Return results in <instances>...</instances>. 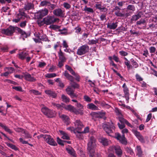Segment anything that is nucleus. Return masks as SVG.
I'll return each mask as SVG.
<instances>
[{"label": "nucleus", "mask_w": 157, "mask_h": 157, "mask_svg": "<svg viewBox=\"0 0 157 157\" xmlns=\"http://www.w3.org/2000/svg\"><path fill=\"white\" fill-rule=\"evenodd\" d=\"M84 98L85 100L87 102H90L91 101V98L87 95L84 96Z\"/></svg>", "instance_id": "53"}, {"label": "nucleus", "mask_w": 157, "mask_h": 157, "mask_svg": "<svg viewBox=\"0 0 157 157\" xmlns=\"http://www.w3.org/2000/svg\"><path fill=\"white\" fill-rule=\"evenodd\" d=\"M87 108L89 109L93 110L98 109V107L92 103L88 104L87 105Z\"/></svg>", "instance_id": "19"}, {"label": "nucleus", "mask_w": 157, "mask_h": 157, "mask_svg": "<svg viewBox=\"0 0 157 157\" xmlns=\"http://www.w3.org/2000/svg\"><path fill=\"white\" fill-rule=\"evenodd\" d=\"M59 135L61 136V138L63 139L68 140L70 137L69 135L64 131L59 130Z\"/></svg>", "instance_id": "13"}, {"label": "nucleus", "mask_w": 157, "mask_h": 157, "mask_svg": "<svg viewBox=\"0 0 157 157\" xmlns=\"http://www.w3.org/2000/svg\"><path fill=\"white\" fill-rule=\"evenodd\" d=\"M115 112L116 114L119 116H121L122 114L121 111L117 108H115Z\"/></svg>", "instance_id": "54"}, {"label": "nucleus", "mask_w": 157, "mask_h": 157, "mask_svg": "<svg viewBox=\"0 0 157 157\" xmlns=\"http://www.w3.org/2000/svg\"><path fill=\"white\" fill-rule=\"evenodd\" d=\"M124 63L126 65L128 70H129L131 68V66L130 65L129 61L128 60H127V61L124 62Z\"/></svg>", "instance_id": "58"}, {"label": "nucleus", "mask_w": 157, "mask_h": 157, "mask_svg": "<svg viewBox=\"0 0 157 157\" xmlns=\"http://www.w3.org/2000/svg\"><path fill=\"white\" fill-rule=\"evenodd\" d=\"M89 131V127H86L84 128V130L83 131H81V132H80V133H86L88 132Z\"/></svg>", "instance_id": "55"}, {"label": "nucleus", "mask_w": 157, "mask_h": 157, "mask_svg": "<svg viewBox=\"0 0 157 157\" xmlns=\"http://www.w3.org/2000/svg\"><path fill=\"white\" fill-rule=\"evenodd\" d=\"M84 10L88 13H93L94 12L92 8L86 6L85 7Z\"/></svg>", "instance_id": "41"}, {"label": "nucleus", "mask_w": 157, "mask_h": 157, "mask_svg": "<svg viewBox=\"0 0 157 157\" xmlns=\"http://www.w3.org/2000/svg\"><path fill=\"white\" fill-rule=\"evenodd\" d=\"M56 115L55 112L51 110H49V112H48V114L46 116L49 117H54Z\"/></svg>", "instance_id": "28"}, {"label": "nucleus", "mask_w": 157, "mask_h": 157, "mask_svg": "<svg viewBox=\"0 0 157 157\" xmlns=\"http://www.w3.org/2000/svg\"><path fill=\"white\" fill-rule=\"evenodd\" d=\"M61 98L62 101L65 103H68L69 102L70 99L69 98L64 94L62 95Z\"/></svg>", "instance_id": "29"}, {"label": "nucleus", "mask_w": 157, "mask_h": 157, "mask_svg": "<svg viewBox=\"0 0 157 157\" xmlns=\"http://www.w3.org/2000/svg\"><path fill=\"white\" fill-rule=\"evenodd\" d=\"M19 140H20V142L22 144H28V142L24 140L22 138H20Z\"/></svg>", "instance_id": "60"}, {"label": "nucleus", "mask_w": 157, "mask_h": 157, "mask_svg": "<svg viewBox=\"0 0 157 157\" xmlns=\"http://www.w3.org/2000/svg\"><path fill=\"white\" fill-rule=\"evenodd\" d=\"M149 50L151 53H154L155 52L156 49L154 47H151L150 48Z\"/></svg>", "instance_id": "64"}, {"label": "nucleus", "mask_w": 157, "mask_h": 157, "mask_svg": "<svg viewBox=\"0 0 157 157\" xmlns=\"http://www.w3.org/2000/svg\"><path fill=\"white\" fill-rule=\"evenodd\" d=\"M96 139L93 137H91L88 143L87 150L90 157H94L95 155V148L96 146Z\"/></svg>", "instance_id": "1"}, {"label": "nucleus", "mask_w": 157, "mask_h": 157, "mask_svg": "<svg viewBox=\"0 0 157 157\" xmlns=\"http://www.w3.org/2000/svg\"><path fill=\"white\" fill-rule=\"evenodd\" d=\"M76 107L80 109V110H82L81 109H83V106L80 103L77 102V103L75 105Z\"/></svg>", "instance_id": "56"}, {"label": "nucleus", "mask_w": 157, "mask_h": 157, "mask_svg": "<svg viewBox=\"0 0 157 157\" xmlns=\"http://www.w3.org/2000/svg\"><path fill=\"white\" fill-rule=\"evenodd\" d=\"M122 88L124 95L129 94V90L127 87L126 86L125 83H124L122 86Z\"/></svg>", "instance_id": "24"}, {"label": "nucleus", "mask_w": 157, "mask_h": 157, "mask_svg": "<svg viewBox=\"0 0 157 157\" xmlns=\"http://www.w3.org/2000/svg\"><path fill=\"white\" fill-rule=\"evenodd\" d=\"M98 39H96L95 40H91L89 41V44H96L98 42Z\"/></svg>", "instance_id": "46"}, {"label": "nucleus", "mask_w": 157, "mask_h": 157, "mask_svg": "<svg viewBox=\"0 0 157 157\" xmlns=\"http://www.w3.org/2000/svg\"><path fill=\"white\" fill-rule=\"evenodd\" d=\"M108 151L109 152L115 151L116 154L119 157H121L122 155V151L120 147L118 145L110 146L108 149Z\"/></svg>", "instance_id": "5"}, {"label": "nucleus", "mask_w": 157, "mask_h": 157, "mask_svg": "<svg viewBox=\"0 0 157 157\" xmlns=\"http://www.w3.org/2000/svg\"><path fill=\"white\" fill-rule=\"evenodd\" d=\"M15 31V28L13 27L10 26L6 29H3L2 33L8 36H11L13 33Z\"/></svg>", "instance_id": "8"}, {"label": "nucleus", "mask_w": 157, "mask_h": 157, "mask_svg": "<svg viewBox=\"0 0 157 157\" xmlns=\"http://www.w3.org/2000/svg\"><path fill=\"white\" fill-rule=\"evenodd\" d=\"M115 137L121 144H126L127 143V140L124 135L121 136L119 133L115 134Z\"/></svg>", "instance_id": "9"}, {"label": "nucleus", "mask_w": 157, "mask_h": 157, "mask_svg": "<svg viewBox=\"0 0 157 157\" xmlns=\"http://www.w3.org/2000/svg\"><path fill=\"white\" fill-rule=\"evenodd\" d=\"M44 18L45 24L47 25H49L53 23L52 19L53 18V16H48Z\"/></svg>", "instance_id": "12"}, {"label": "nucleus", "mask_w": 157, "mask_h": 157, "mask_svg": "<svg viewBox=\"0 0 157 157\" xmlns=\"http://www.w3.org/2000/svg\"><path fill=\"white\" fill-rule=\"evenodd\" d=\"M48 10L46 8L44 10H39L37 13V16H38L39 18H42L48 14Z\"/></svg>", "instance_id": "11"}, {"label": "nucleus", "mask_w": 157, "mask_h": 157, "mask_svg": "<svg viewBox=\"0 0 157 157\" xmlns=\"http://www.w3.org/2000/svg\"><path fill=\"white\" fill-rule=\"evenodd\" d=\"M118 125L119 128L120 129H123V128H124L125 126L124 124V123H121V124L120 123H118Z\"/></svg>", "instance_id": "61"}, {"label": "nucleus", "mask_w": 157, "mask_h": 157, "mask_svg": "<svg viewBox=\"0 0 157 157\" xmlns=\"http://www.w3.org/2000/svg\"><path fill=\"white\" fill-rule=\"evenodd\" d=\"M131 62H132V64L133 66V67H134L135 68H137L138 67V66H139L138 64L134 60H132L131 61Z\"/></svg>", "instance_id": "44"}, {"label": "nucleus", "mask_w": 157, "mask_h": 157, "mask_svg": "<svg viewBox=\"0 0 157 157\" xmlns=\"http://www.w3.org/2000/svg\"><path fill=\"white\" fill-rule=\"evenodd\" d=\"M89 51V47L86 44L83 45L80 47L78 49L77 54L79 55L85 54Z\"/></svg>", "instance_id": "6"}, {"label": "nucleus", "mask_w": 157, "mask_h": 157, "mask_svg": "<svg viewBox=\"0 0 157 157\" xmlns=\"http://www.w3.org/2000/svg\"><path fill=\"white\" fill-rule=\"evenodd\" d=\"M33 7V5L31 3H28L25 6L24 8L26 10H29Z\"/></svg>", "instance_id": "36"}, {"label": "nucleus", "mask_w": 157, "mask_h": 157, "mask_svg": "<svg viewBox=\"0 0 157 157\" xmlns=\"http://www.w3.org/2000/svg\"><path fill=\"white\" fill-rule=\"evenodd\" d=\"M74 127H69L67 128V129L70 131L71 132H73L75 134L78 133V135L81 132L82 129L84 126L82 123L79 120H76L74 123Z\"/></svg>", "instance_id": "2"}, {"label": "nucleus", "mask_w": 157, "mask_h": 157, "mask_svg": "<svg viewBox=\"0 0 157 157\" xmlns=\"http://www.w3.org/2000/svg\"><path fill=\"white\" fill-rule=\"evenodd\" d=\"M37 37L39 38L40 40H42L43 41H47L48 40L47 36L45 35H42L41 34H40Z\"/></svg>", "instance_id": "26"}, {"label": "nucleus", "mask_w": 157, "mask_h": 157, "mask_svg": "<svg viewBox=\"0 0 157 157\" xmlns=\"http://www.w3.org/2000/svg\"><path fill=\"white\" fill-rule=\"evenodd\" d=\"M117 26V23H113L111 24H109L107 25V27L110 29H115Z\"/></svg>", "instance_id": "27"}, {"label": "nucleus", "mask_w": 157, "mask_h": 157, "mask_svg": "<svg viewBox=\"0 0 157 157\" xmlns=\"http://www.w3.org/2000/svg\"><path fill=\"white\" fill-rule=\"evenodd\" d=\"M49 27L50 29L56 30L59 29L60 26L56 25H51Z\"/></svg>", "instance_id": "42"}, {"label": "nucleus", "mask_w": 157, "mask_h": 157, "mask_svg": "<svg viewBox=\"0 0 157 157\" xmlns=\"http://www.w3.org/2000/svg\"><path fill=\"white\" fill-rule=\"evenodd\" d=\"M63 74L71 82H72L74 80L73 77L70 75L67 71H65Z\"/></svg>", "instance_id": "21"}, {"label": "nucleus", "mask_w": 157, "mask_h": 157, "mask_svg": "<svg viewBox=\"0 0 157 157\" xmlns=\"http://www.w3.org/2000/svg\"><path fill=\"white\" fill-rule=\"evenodd\" d=\"M23 133L25 135L24 137L25 139H29L31 138V135L26 130H25Z\"/></svg>", "instance_id": "32"}, {"label": "nucleus", "mask_w": 157, "mask_h": 157, "mask_svg": "<svg viewBox=\"0 0 157 157\" xmlns=\"http://www.w3.org/2000/svg\"><path fill=\"white\" fill-rule=\"evenodd\" d=\"M65 67L66 68L70 71L71 74L73 75H75V73L71 67L67 65H66Z\"/></svg>", "instance_id": "34"}, {"label": "nucleus", "mask_w": 157, "mask_h": 157, "mask_svg": "<svg viewBox=\"0 0 157 157\" xmlns=\"http://www.w3.org/2000/svg\"><path fill=\"white\" fill-rule=\"evenodd\" d=\"M127 9L132 11H134L135 10L134 6L132 5H129L127 7Z\"/></svg>", "instance_id": "47"}, {"label": "nucleus", "mask_w": 157, "mask_h": 157, "mask_svg": "<svg viewBox=\"0 0 157 157\" xmlns=\"http://www.w3.org/2000/svg\"><path fill=\"white\" fill-rule=\"evenodd\" d=\"M64 108L71 112H73L76 114H79L82 115L83 113V111L80 109H77L72 105H69L65 106Z\"/></svg>", "instance_id": "4"}, {"label": "nucleus", "mask_w": 157, "mask_h": 157, "mask_svg": "<svg viewBox=\"0 0 157 157\" xmlns=\"http://www.w3.org/2000/svg\"><path fill=\"white\" fill-rule=\"evenodd\" d=\"M64 7L66 9H68L70 8V5L67 3H63Z\"/></svg>", "instance_id": "63"}, {"label": "nucleus", "mask_w": 157, "mask_h": 157, "mask_svg": "<svg viewBox=\"0 0 157 157\" xmlns=\"http://www.w3.org/2000/svg\"><path fill=\"white\" fill-rule=\"evenodd\" d=\"M119 121L121 123H125L126 120L124 119L122 117V115L119 116Z\"/></svg>", "instance_id": "50"}, {"label": "nucleus", "mask_w": 157, "mask_h": 157, "mask_svg": "<svg viewBox=\"0 0 157 157\" xmlns=\"http://www.w3.org/2000/svg\"><path fill=\"white\" fill-rule=\"evenodd\" d=\"M102 127L106 133L110 136H112L113 131L111 129H113L114 128V125L112 123H105L103 124Z\"/></svg>", "instance_id": "3"}, {"label": "nucleus", "mask_w": 157, "mask_h": 157, "mask_svg": "<svg viewBox=\"0 0 157 157\" xmlns=\"http://www.w3.org/2000/svg\"><path fill=\"white\" fill-rule=\"evenodd\" d=\"M7 146L10 147L12 149H14L15 150H18L16 146L10 143H7L6 144Z\"/></svg>", "instance_id": "39"}, {"label": "nucleus", "mask_w": 157, "mask_h": 157, "mask_svg": "<svg viewBox=\"0 0 157 157\" xmlns=\"http://www.w3.org/2000/svg\"><path fill=\"white\" fill-rule=\"evenodd\" d=\"M4 70L5 71H8L10 74L13 73L15 71L14 68L11 67H6Z\"/></svg>", "instance_id": "30"}, {"label": "nucleus", "mask_w": 157, "mask_h": 157, "mask_svg": "<svg viewBox=\"0 0 157 157\" xmlns=\"http://www.w3.org/2000/svg\"><path fill=\"white\" fill-rule=\"evenodd\" d=\"M24 77L25 79L29 81L34 82L36 80L35 78L32 76L30 74L28 73L25 74Z\"/></svg>", "instance_id": "14"}, {"label": "nucleus", "mask_w": 157, "mask_h": 157, "mask_svg": "<svg viewBox=\"0 0 157 157\" xmlns=\"http://www.w3.org/2000/svg\"><path fill=\"white\" fill-rule=\"evenodd\" d=\"M58 56L59 59L62 61H66V58L64 55V53L62 51L61 49H59L58 52Z\"/></svg>", "instance_id": "16"}, {"label": "nucleus", "mask_w": 157, "mask_h": 157, "mask_svg": "<svg viewBox=\"0 0 157 157\" xmlns=\"http://www.w3.org/2000/svg\"><path fill=\"white\" fill-rule=\"evenodd\" d=\"M40 5L42 6H49L50 5V2L44 1H43V2H42L40 3Z\"/></svg>", "instance_id": "38"}, {"label": "nucleus", "mask_w": 157, "mask_h": 157, "mask_svg": "<svg viewBox=\"0 0 157 157\" xmlns=\"http://www.w3.org/2000/svg\"><path fill=\"white\" fill-rule=\"evenodd\" d=\"M66 91L67 94L72 98L77 97V95L74 93V90L71 86H68L66 89Z\"/></svg>", "instance_id": "10"}, {"label": "nucleus", "mask_w": 157, "mask_h": 157, "mask_svg": "<svg viewBox=\"0 0 157 157\" xmlns=\"http://www.w3.org/2000/svg\"><path fill=\"white\" fill-rule=\"evenodd\" d=\"M62 45L63 48H65L64 49V51L66 52H69V49L68 48L69 46L65 40H63L62 43Z\"/></svg>", "instance_id": "20"}, {"label": "nucleus", "mask_w": 157, "mask_h": 157, "mask_svg": "<svg viewBox=\"0 0 157 157\" xmlns=\"http://www.w3.org/2000/svg\"><path fill=\"white\" fill-rule=\"evenodd\" d=\"M27 55V53L25 52H22L19 54V57L21 59H23Z\"/></svg>", "instance_id": "37"}, {"label": "nucleus", "mask_w": 157, "mask_h": 157, "mask_svg": "<svg viewBox=\"0 0 157 157\" xmlns=\"http://www.w3.org/2000/svg\"><path fill=\"white\" fill-rule=\"evenodd\" d=\"M66 150L68 153L74 157H76V154L74 149L71 147H69L66 148Z\"/></svg>", "instance_id": "18"}, {"label": "nucleus", "mask_w": 157, "mask_h": 157, "mask_svg": "<svg viewBox=\"0 0 157 157\" xmlns=\"http://www.w3.org/2000/svg\"><path fill=\"white\" fill-rule=\"evenodd\" d=\"M134 134L139 140H140L141 141H143V137L140 135L139 132L136 131H135L134 132Z\"/></svg>", "instance_id": "25"}, {"label": "nucleus", "mask_w": 157, "mask_h": 157, "mask_svg": "<svg viewBox=\"0 0 157 157\" xmlns=\"http://www.w3.org/2000/svg\"><path fill=\"white\" fill-rule=\"evenodd\" d=\"M57 142L60 145H64V144L63 143V141L62 140L60 139L59 137H57Z\"/></svg>", "instance_id": "51"}, {"label": "nucleus", "mask_w": 157, "mask_h": 157, "mask_svg": "<svg viewBox=\"0 0 157 157\" xmlns=\"http://www.w3.org/2000/svg\"><path fill=\"white\" fill-rule=\"evenodd\" d=\"M15 130L17 132H21L23 133V132H24V129L19 128H14Z\"/></svg>", "instance_id": "52"}, {"label": "nucleus", "mask_w": 157, "mask_h": 157, "mask_svg": "<svg viewBox=\"0 0 157 157\" xmlns=\"http://www.w3.org/2000/svg\"><path fill=\"white\" fill-rule=\"evenodd\" d=\"M119 53L121 56H126L128 54L127 52L123 51H120L119 52Z\"/></svg>", "instance_id": "59"}, {"label": "nucleus", "mask_w": 157, "mask_h": 157, "mask_svg": "<svg viewBox=\"0 0 157 157\" xmlns=\"http://www.w3.org/2000/svg\"><path fill=\"white\" fill-rule=\"evenodd\" d=\"M96 8L101 11H106L107 10L106 9L102 6L100 4L97 3L96 5Z\"/></svg>", "instance_id": "23"}, {"label": "nucleus", "mask_w": 157, "mask_h": 157, "mask_svg": "<svg viewBox=\"0 0 157 157\" xmlns=\"http://www.w3.org/2000/svg\"><path fill=\"white\" fill-rule=\"evenodd\" d=\"M53 13L57 16H63V11L60 9L55 10L53 11Z\"/></svg>", "instance_id": "17"}, {"label": "nucleus", "mask_w": 157, "mask_h": 157, "mask_svg": "<svg viewBox=\"0 0 157 157\" xmlns=\"http://www.w3.org/2000/svg\"><path fill=\"white\" fill-rule=\"evenodd\" d=\"M99 141L104 146L108 145L109 142V141H108L107 139L104 138H100L99 139Z\"/></svg>", "instance_id": "22"}, {"label": "nucleus", "mask_w": 157, "mask_h": 157, "mask_svg": "<svg viewBox=\"0 0 157 157\" xmlns=\"http://www.w3.org/2000/svg\"><path fill=\"white\" fill-rule=\"evenodd\" d=\"M56 74L55 73H48L45 75L46 78H50L56 77Z\"/></svg>", "instance_id": "35"}, {"label": "nucleus", "mask_w": 157, "mask_h": 157, "mask_svg": "<svg viewBox=\"0 0 157 157\" xmlns=\"http://www.w3.org/2000/svg\"><path fill=\"white\" fill-rule=\"evenodd\" d=\"M37 23L38 25L40 26L43 25L44 24H45L44 18L42 20H38L37 21Z\"/></svg>", "instance_id": "48"}, {"label": "nucleus", "mask_w": 157, "mask_h": 157, "mask_svg": "<svg viewBox=\"0 0 157 157\" xmlns=\"http://www.w3.org/2000/svg\"><path fill=\"white\" fill-rule=\"evenodd\" d=\"M136 80L139 81H140L143 80V79L138 74H136Z\"/></svg>", "instance_id": "57"}, {"label": "nucleus", "mask_w": 157, "mask_h": 157, "mask_svg": "<svg viewBox=\"0 0 157 157\" xmlns=\"http://www.w3.org/2000/svg\"><path fill=\"white\" fill-rule=\"evenodd\" d=\"M137 155L139 157H141L142 155V151L140 146H137L136 148Z\"/></svg>", "instance_id": "31"}, {"label": "nucleus", "mask_w": 157, "mask_h": 157, "mask_svg": "<svg viewBox=\"0 0 157 157\" xmlns=\"http://www.w3.org/2000/svg\"><path fill=\"white\" fill-rule=\"evenodd\" d=\"M59 117L67 125H68L70 123L69 119L68 117L64 115H59Z\"/></svg>", "instance_id": "15"}, {"label": "nucleus", "mask_w": 157, "mask_h": 157, "mask_svg": "<svg viewBox=\"0 0 157 157\" xmlns=\"http://www.w3.org/2000/svg\"><path fill=\"white\" fill-rule=\"evenodd\" d=\"M49 110L46 107L44 106L41 108V111L44 114L46 115L48 114V112H49Z\"/></svg>", "instance_id": "33"}, {"label": "nucleus", "mask_w": 157, "mask_h": 157, "mask_svg": "<svg viewBox=\"0 0 157 157\" xmlns=\"http://www.w3.org/2000/svg\"><path fill=\"white\" fill-rule=\"evenodd\" d=\"M115 14L118 16H120V17H123L124 16V14L120 12H115Z\"/></svg>", "instance_id": "62"}, {"label": "nucleus", "mask_w": 157, "mask_h": 157, "mask_svg": "<svg viewBox=\"0 0 157 157\" xmlns=\"http://www.w3.org/2000/svg\"><path fill=\"white\" fill-rule=\"evenodd\" d=\"M29 92L32 94H33L36 95H40L41 93L37 90H32L29 91Z\"/></svg>", "instance_id": "40"}, {"label": "nucleus", "mask_w": 157, "mask_h": 157, "mask_svg": "<svg viewBox=\"0 0 157 157\" xmlns=\"http://www.w3.org/2000/svg\"><path fill=\"white\" fill-rule=\"evenodd\" d=\"M46 65L45 63L44 62H39L38 65V67L40 68H43Z\"/></svg>", "instance_id": "49"}, {"label": "nucleus", "mask_w": 157, "mask_h": 157, "mask_svg": "<svg viewBox=\"0 0 157 157\" xmlns=\"http://www.w3.org/2000/svg\"><path fill=\"white\" fill-rule=\"evenodd\" d=\"M44 140L50 145L55 146L57 144L51 136L48 135H44Z\"/></svg>", "instance_id": "7"}, {"label": "nucleus", "mask_w": 157, "mask_h": 157, "mask_svg": "<svg viewBox=\"0 0 157 157\" xmlns=\"http://www.w3.org/2000/svg\"><path fill=\"white\" fill-rule=\"evenodd\" d=\"M12 88L13 89L16 90L17 91L22 92L23 90H22V87L20 86H13L12 87Z\"/></svg>", "instance_id": "43"}, {"label": "nucleus", "mask_w": 157, "mask_h": 157, "mask_svg": "<svg viewBox=\"0 0 157 157\" xmlns=\"http://www.w3.org/2000/svg\"><path fill=\"white\" fill-rule=\"evenodd\" d=\"M71 86L74 88H77L78 87V85L74 82V80L72 82H71L70 83Z\"/></svg>", "instance_id": "45"}]
</instances>
